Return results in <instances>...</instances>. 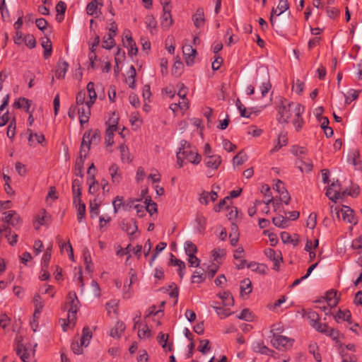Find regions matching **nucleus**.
I'll return each mask as SVG.
<instances>
[{
	"instance_id": "f257e3e1",
	"label": "nucleus",
	"mask_w": 362,
	"mask_h": 362,
	"mask_svg": "<svg viewBox=\"0 0 362 362\" xmlns=\"http://www.w3.org/2000/svg\"><path fill=\"white\" fill-rule=\"evenodd\" d=\"M304 112V106L300 103L288 102L287 100H281V105L278 110L277 120L279 123H288L293 116H299Z\"/></svg>"
},
{
	"instance_id": "f03ea898",
	"label": "nucleus",
	"mask_w": 362,
	"mask_h": 362,
	"mask_svg": "<svg viewBox=\"0 0 362 362\" xmlns=\"http://www.w3.org/2000/svg\"><path fill=\"white\" fill-rule=\"evenodd\" d=\"M179 151L182 153L184 158L186 159L187 162L197 165L202 160L201 156L197 151H194L190 144L185 140L180 141Z\"/></svg>"
},
{
	"instance_id": "7ed1b4c3",
	"label": "nucleus",
	"mask_w": 362,
	"mask_h": 362,
	"mask_svg": "<svg viewBox=\"0 0 362 362\" xmlns=\"http://www.w3.org/2000/svg\"><path fill=\"white\" fill-rule=\"evenodd\" d=\"M79 300L77 298L76 293L74 291H70L67 296L66 304L69 305L68 310L67 320L69 323L74 325L76 320V313L78 310Z\"/></svg>"
},
{
	"instance_id": "20e7f679",
	"label": "nucleus",
	"mask_w": 362,
	"mask_h": 362,
	"mask_svg": "<svg viewBox=\"0 0 362 362\" xmlns=\"http://www.w3.org/2000/svg\"><path fill=\"white\" fill-rule=\"evenodd\" d=\"M271 333L272 334L271 343L274 347L279 350L292 347L294 342L293 339L274 333L273 329L271 330Z\"/></svg>"
},
{
	"instance_id": "39448f33",
	"label": "nucleus",
	"mask_w": 362,
	"mask_h": 362,
	"mask_svg": "<svg viewBox=\"0 0 362 362\" xmlns=\"http://www.w3.org/2000/svg\"><path fill=\"white\" fill-rule=\"evenodd\" d=\"M256 83H261V91L262 97H264L272 88L269 81V74L267 69L257 71Z\"/></svg>"
},
{
	"instance_id": "423d86ee",
	"label": "nucleus",
	"mask_w": 362,
	"mask_h": 362,
	"mask_svg": "<svg viewBox=\"0 0 362 362\" xmlns=\"http://www.w3.org/2000/svg\"><path fill=\"white\" fill-rule=\"evenodd\" d=\"M341 214L342 219L347 223L356 225L357 223V219L355 218L354 211L347 206H343L340 211L337 212V216L339 218V214Z\"/></svg>"
},
{
	"instance_id": "0eeeda50",
	"label": "nucleus",
	"mask_w": 362,
	"mask_h": 362,
	"mask_svg": "<svg viewBox=\"0 0 362 362\" xmlns=\"http://www.w3.org/2000/svg\"><path fill=\"white\" fill-rule=\"evenodd\" d=\"M264 254L268 258L274 262L273 269L278 271L280 262L283 260L281 252L279 251L276 252L272 248H267L264 250Z\"/></svg>"
},
{
	"instance_id": "6e6552de",
	"label": "nucleus",
	"mask_w": 362,
	"mask_h": 362,
	"mask_svg": "<svg viewBox=\"0 0 362 362\" xmlns=\"http://www.w3.org/2000/svg\"><path fill=\"white\" fill-rule=\"evenodd\" d=\"M132 222L133 224L123 219L120 223V228L129 235L130 239H132L133 235L138 230L136 220L132 219Z\"/></svg>"
},
{
	"instance_id": "1a4fd4ad",
	"label": "nucleus",
	"mask_w": 362,
	"mask_h": 362,
	"mask_svg": "<svg viewBox=\"0 0 362 362\" xmlns=\"http://www.w3.org/2000/svg\"><path fill=\"white\" fill-rule=\"evenodd\" d=\"M182 52L187 65L192 66L194 62V58L197 54L196 49L188 45L182 47Z\"/></svg>"
},
{
	"instance_id": "9d476101",
	"label": "nucleus",
	"mask_w": 362,
	"mask_h": 362,
	"mask_svg": "<svg viewBox=\"0 0 362 362\" xmlns=\"http://www.w3.org/2000/svg\"><path fill=\"white\" fill-rule=\"evenodd\" d=\"M91 133L92 130H88L86 132L83 136L79 153H82L84 158H86L87 153L90 147L91 140H90V138Z\"/></svg>"
},
{
	"instance_id": "9b49d317",
	"label": "nucleus",
	"mask_w": 362,
	"mask_h": 362,
	"mask_svg": "<svg viewBox=\"0 0 362 362\" xmlns=\"http://www.w3.org/2000/svg\"><path fill=\"white\" fill-rule=\"evenodd\" d=\"M109 173L111 177L112 182L117 185L122 180V176L119 169V167L115 164H112L109 168Z\"/></svg>"
},
{
	"instance_id": "f8f14e48",
	"label": "nucleus",
	"mask_w": 362,
	"mask_h": 362,
	"mask_svg": "<svg viewBox=\"0 0 362 362\" xmlns=\"http://www.w3.org/2000/svg\"><path fill=\"white\" fill-rule=\"evenodd\" d=\"M221 158L218 155L206 156L204 158V163L209 168L216 170L221 163Z\"/></svg>"
},
{
	"instance_id": "ddd939ff",
	"label": "nucleus",
	"mask_w": 362,
	"mask_h": 362,
	"mask_svg": "<svg viewBox=\"0 0 362 362\" xmlns=\"http://www.w3.org/2000/svg\"><path fill=\"white\" fill-rule=\"evenodd\" d=\"M81 181L78 179H74L72 182V192H73V203L76 204V202H80L81 199Z\"/></svg>"
},
{
	"instance_id": "4468645a",
	"label": "nucleus",
	"mask_w": 362,
	"mask_h": 362,
	"mask_svg": "<svg viewBox=\"0 0 362 362\" xmlns=\"http://www.w3.org/2000/svg\"><path fill=\"white\" fill-rule=\"evenodd\" d=\"M296 164L301 172L309 173L313 170V165L312 160L309 158H298Z\"/></svg>"
},
{
	"instance_id": "2eb2a0df",
	"label": "nucleus",
	"mask_w": 362,
	"mask_h": 362,
	"mask_svg": "<svg viewBox=\"0 0 362 362\" xmlns=\"http://www.w3.org/2000/svg\"><path fill=\"white\" fill-rule=\"evenodd\" d=\"M69 68V64L66 61H59L57 62L55 69V76L58 79H62L65 77Z\"/></svg>"
},
{
	"instance_id": "dca6fc26",
	"label": "nucleus",
	"mask_w": 362,
	"mask_h": 362,
	"mask_svg": "<svg viewBox=\"0 0 362 362\" xmlns=\"http://www.w3.org/2000/svg\"><path fill=\"white\" fill-rule=\"evenodd\" d=\"M35 221L37 226L34 225L36 230H38L40 226L48 223L50 221V216H48L45 209H42L35 216Z\"/></svg>"
},
{
	"instance_id": "f3484780",
	"label": "nucleus",
	"mask_w": 362,
	"mask_h": 362,
	"mask_svg": "<svg viewBox=\"0 0 362 362\" xmlns=\"http://www.w3.org/2000/svg\"><path fill=\"white\" fill-rule=\"evenodd\" d=\"M194 25L197 28L202 27L205 23L204 9L199 8L197 9L196 13L192 16Z\"/></svg>"
},
{
	"instance_id": "a211bd4d",
	"label": "nucleus",
	"mask_w": 362,
	"mask_h": 362,
	"mask_svg": "<svg viewBox=\"0 0 362 362\" xmlns=\"http://www.w3.org/2000/svg\"><path fill=\"white\" fill-rule=\"evenodd\" d=\"M195 223L197 229L199 233H203L206 227V218L201 212H197L195 217Z\"/></svg>"
},
{
	"instance_id": "6ab92c4d",
	"label": "nucleus",
	"mask_w": 362,
	"mask_h": 362,
	"mask_svg": "<svg viewBox=\"0 0 362 362\" xmlns=\"http://www.w3.org/2000/svg\"><path fill=\"white\" fill-rule=\"evenodd\" d=\"M217 296L222 300V304L224 307H232L234 305V299L229 291L219 293Z\"/></svg>"
},
{
	"instance_id": "aec40b11",
	"label": "nucleus",
	"mask_w": 362,
	"mask_h": 362,
	"mask_svg": "<svg viewBox=\"0 0 362 362\" xmlns=\"http://www.w3.org/2000/svg\"><path fill=\"white\" fill-rule=\"evenodd\" d=\"M126 326L123 322L118 321L115 327L110 330V336L114 338H119L125 330Z\"/></svg>"
},
{
	"instance_id": "412c9836",
	"label": "nucleus",
	"mask_w": 362,
	"mask_h": 362,
	"mask_svg": "<svg viewBox=\"0 0 362 362\" xmlns=\"http://www.w3.org/2000/svg\"><path fill=\"white\" fill-rule=\"evenodd\" d=\"M163 14L161 18V25L163 28H168L172 25V24L173 23L172 15H171V8L163 10Z\"/></svg>"
},
{
	"instance_id": "4be33fe9",
	"label": "nucleus",
	"mask_w": 362,
	"mask_h": 362,
	"mask_svg": "<svg viewBox=\"0 0 362 362\" xmlns=\"http://www.w3.org/2000/svg\"><path fill=\"white\" fill-rule=\"evenodd\" d=\"M84 156L82 153H79V156L77 158L75 165H74V171L75 174L77 176L81 177H83V163H84Z\"/></svg>"
},
{
	"instance_id": "5701e85b",
	"label": "nucleus",
	"mask_w": 362,
	"mask_h": 362,
	"mask_svg": "<svg viewBox=\"0 0 362 362\" xmlns=\"http://www.w3.org/2000/svg\"><path fill=\"white\" fill-rule=\"evenodd\" d=\"M87 90L89 95V100L86 102V105H93L96 100L97 95L95 90V84L93 82H89L87 84Z\"/></svg>"
},
{
	"instance_id": "b1692460",
	"label": "nucleus",
	"mask_w": 362,
	"mask_h": 362,
	"mask_svg": "<svg viewBox=\"0 0 362 362\" xmlns=\"http://www.w3.org/2000/svg\"><path fill=\"white\" fill-rule=\"evenodd\" d=\"M92 338V332L88 326L83 328L82 336L81 338V346H87L89 344L90 339Z\"/></svg>"
},
{
	"instance_id": "393cba45",
	"label": "nucleus",
	"mask_w": 362,
	"mask_h": 362,
	"mask_svg": "<svg viewBox=\"0 0 362 362\" xmlns=\"http://www.w3.org/2000/svg\"><path fill=\"white\" fill-rule=\"evenodd\" d=\"M126 37L127 45H125V46L129 48L128 54L130 57H133L134 56L137 54L138 48L136 47L135 42L133 40L131 36H126Z\"/></svg>"
},
{
	"instance_id": "a878e982",
	"label": "nucleus",
	"mask_w": 362,
	"mask_h": 362,
	"mask_svg": "<svg viewBox=\"0 0 362 362\" xmlns=\"http://www.w3.org/2000/svg\"><path fill=\"white\" fill-rule=\"evenodd\" d=\"M42 47L44 49L43 56L45 59L50 57L52 52V45L51 40L48 37H45L41 43Z\"/></svg>"
},
{
	"instance_id": "bb28decb",
	"label": "nucleus",
	"mask_w": 362,
	"mask_h": 362,
	"mask_svg": "<svg viewBox=\"0 0 362 362\" xmlns=\"http://www.w3.org/2000/svg\"><path fill=\"white\" fill-rule=\"evenodd\" d=\"M168 334H163L160 332L158 335V341L162 346V347L166 350L168 349V351H172L173 349V343H170L167 344V341L168 339Z\"/></svg>"
},
{
	"instance_id": "cd10ccee",
	"label": "nucleus",
	"mask_w": 362,
	"mask_h": 362,
	"mask_svg": "<svg viewBox=\"0 0 362 362\" xmlns=\"http://www.w3.org/2000/svg\"><path fill=\"white\" fill-rule=\"evenodd\" d=\"M66 10V4L64 1H59L56 5V11L57 12L56 20L58 22H61L64 19Z\"/></svg>"
},
{
	"instance_id": "c85d7f7f",
	"label": "nucleus",
	"mask_w": 362,
	"mask_h": 362,
	"mask_svg": "<svg viewBox=\"0 0 362 362\" xmlns=\"http://www.w3.org/2000/svg\"><path fill=\"white\" fill-rule=\"evenodd\" d=\"M334 318L337 322H339V320L343 321H347L351 323V314L349 310H339L337 313L334 315Z\"/></svg>"
},
{
	"instance_id": "c756f323",
	"label": "nucleus",
	"mask_w": 362,
	"mask_h": 362,
	"mask_svg": "<svg viewBox=\"0 0 362 362\" xmlns=\"http://www.w3.org/2000/svg\"><path fill=\"white\" fill-rule=\"evenodd\" d=\"M16 354L23 362H29L30 354L22 344H18L16 348Z\"/></svg>"
},
{
	"instance_id": "7c9ffc66",
	"label": "nucleus",
	"mask_w": 362,
	"mask_h": 362,
	"mask_svg": "<svg viewBox=\"0 0 362 362\" xmlns=\"http://www.w3.org/2000/svg\"><path fill=\"white\" fill-rule=\"evenodd\" d=\"M247 268H251L252 271L257 272L262 274H265L267 273V266L264 264H258L257 262H252L247 264Z\"/></svg>"
},
{
	"instance_id": "2f4dec72",
	"label": "nucleus",
	"mask_w": 362,
	"mask_h": 362,
	"mask_svg": "<svg viewBox=\"0 0 362 362\" xmlns=\"http://www.w3.org/2000/svg\"><path fill=\"white\" fill-rule=\"evenodd\" d=\"M75 206L77 209V220L78 222H81L85 218L86 204L82 202L81 199H80V202H76V204H75Z\"/></svg>"
},
{
	"instance_id": "473e14b6",
	"label": "nucleus",
	"mask_w": 362,
	"mask_h": 362,
	"mask_svg": "<svg viewBox=\"0 0 362 362\" xmlns=\"http://www.w3.org/2000/svg\"><path fill=\"white\" fill-rule=\"evenodd\" d=\"M31 105V101L25 98H20L18 100L13 103V107L15 108H25L27 112H29L30 107Z\"/></svg>"
},
{
	"instance_id": "72a5a7b5",
	"label": "nucleus",
	"mask_w": 362,
	"mask_h": 362,
	"mask_svg": "<svg viewBox=\"0 0 362 362\" xmlns=\"http://www.w3.org/2000/svg\"><path fill=\"white\" fill-rule=\"evenodd\" d=\"M252 292V284L249 279H245L241 281L240 293L242 296L247 295Z\"/></svg>"
},
{
	"instance_id": "f704fd0d",
	"label": "nucleus",
	"mask_w": 362,
	"mask_h": 362,
	"mask_svg": "<svg viewBox=\"0 0 362 362\" xmlns=\"http://www.w3.org/2000/svg\"><path fill=\"white\" fill-rule=\"evenodd\" d=\"M288 144V139L286 134H280L279 135L277 143L274 147L271 150V152L278 151L282 146H286Z\"/></svg>"
},
{
	"instance_id": "c9c22d12",
	"label": "nucleus",
	"mask_w": 362,
	"mask_h": 362,
	"mask_svg": "<svg viewBox=\"0 0 362 362\" xmlns=\"http://www.w3.org/2000/svg\"><path fill=\"white\" fill-rule=\"evenodd\" d=\"M326 196L332 202H336L341 197V192L337 189H334L328 187L326 191Z\"/></svg>"
},
{
	"instance_id": "e433bc0d",
	"label": "nucleus",
	"mask_w": 362,
	"mask_h": 362,
	"mask_svg": "<svg viewBox=\"0 0 362 362\" xmlns=\"http://www.w3.org/2000/svg\"><path fill=\"white\" fill-rule=\"evenodd\" d=\"M103 47L109 50L115 46V40L112 33H108L107 36L103 37Z\"/></svg>"
},
{
	"instance_id": "4c0bfd02",
	"label": "nucleus",
	"mask_w": 362,
	"mask_h": 362,
	"mask_svg": "<svg viewBox=\"0 0 362 362\" xmlns=\"http://www.w3.org/2000/svg\"><path fill=\"white\" fill-rule=\"evenodd\" d=\"M136 69L134 66H131L129 70V76L126 79L127 83L129 85V87L131 88H134L136 87L135 84V77H136Z\"/></svg>"
},
{
	"instance_id": "58836bf2",
	"label": "nucleus",
	"mask_w": 362,
	"mask_h": 362,
	"mask_svg": "<svg viewBox=\"0 0 362 362\" xmlns=\"http://www.w3.org/2000/svg\"><path fill=\"white\" fill-rule=\"evenodd\" d=\"M28 132L29 133V137H28V143L30 146L33 145V137L35 136L36 139V141L38 144H42L43 141H45V136L42 134H34L33 133L32 130L30 129H28Z\"/></svg>"
},
{
	"instance_id": "ea45409f",
	"label": "nucleus",
	"mask_w": 362,
	"mask_h": 362,
	"mask_svg": "<svg viewBox=\"0 0 362 362\" xmlns=\"http://www.w3.org/2000/svg\"><path fill=\"white\" fill-rule=\"evenodd\" d=\"M117 130L116 128H115V125H109L105 131L106 134V139H105V143L107 146L112 145L114 143L113 140V136L114 132Z\"/></svg>"
},
{
	"instance_id": "a19ab883",
	"label": "nucleus",
	"mask_w": 362,
	"mask_h": 362,
	"mask_svg": "<svg viewBox=\"0 0 362 362\" xmlns=\"http://www.w3.org/2000/svg\"><path fill=\"white\" fill-rule=\"evenodd\" d=\"M238 318L240 320H243L248 322H252L254 318L253 313L248 308H244L239 315H238Z\"/></svg>"
},
{
	"instance_id": "79ce46f5",
	"label": "nucleus",
	"mask_w": 362,
	"mask_h": 362,
	"mask_svg": "<svg viewBox=\"0 0 362 362\" xmlns=\"http://www.w3.org/2000/svg\"><path fill=\"white\" fill-rule=\"evenodd\" d=\"M119 150L120 151V153H121V160L122 162H127V163H129L131 162V158H130V155H129V150H128V148L122 144L119 146Z\"/></svg>"
},
{
	"instance_id": "37998d69",
	"label": "nucleus",
	"mask_w": 362,
	"mask_h": 362,
	"mask_svg": "<svg viewBox=\"0 0 362 362\" xmlns=\"http://www.w3.org/2000/svg\"><path fill=\"white\" fill-rule=\"evenodd\" d=\"M100 204L96 203L95 199L90 202V217L96 218L99 214Z\"/></svg>"
},
{
	"instance_id": "c03bdc74",
	"label": "nucleus",
	"mask_w": 362,
	"mask_h": 362,
	"mask_svg": "<svg viewBox=\"0 0 362 362\" xmlns=\"http://www.w3.org/2000/svg\"><path fill=\"white\" fill-rule=\"evenodd\" d=\"M33 303L35 308V313H41L43 309L44 304L40 294H35L33 298Z\"/></svg>"
},
{
	"instance_id": "a18cd8bd",
	"label": "nucleus",
	"mask_w": 362,
	"mask_h": 362,
	"mask_svg": "<svg viewBox=\"0 0 362 362\" xmlns=\"http://www.w3.org/2000/svg\"><path fill=\"white\" fill-rule=\"evenodd\" d=\"M200 344L197 347L199 351H200L202 354H206L208 351H210L211 346H209L210 341L208 339H202L200 340Z\"/></svg>"
},
{
	"instance_id": "49530a36",
	"label": "nucleus",
	"mask_w": 362,
	"mask_h": 362,
	"mask_svg": "<svg viewBox=\"0 0 362 362\" xmlns=\"http://www.w3.org/2000/svg\"><path fill=\"white\" fill-rule=\"evenodd\" d=\"M214 308L216 314L221 317V318H225L232 314L231 312L229 311L228 308H222L221 306H213Z\"/></svg>"
},
{
	"instance_id": "de8ad7c7",
	"label": "nucleus",
	"mask_w": 362,
	"mask_h": 362,
	"mask_svg": "<svg viewBox=\"0 0 362 362\" xmlns=\"http://www.w3.org/2000/svg\"><path fill=\"white\" fill-rule=\"evenodd\" d=\"M112 205L114 208V213L117 214L121 206L125 207V202H124V198L120 196H117L112 202Z\"/></svg>"
},
{
	"instance_id": "09e8293b",
	"label": "nucleus",
	"mask_w": 362,
	"mask_h": 362,
	"mask_svg": "<svg viewBox=\"0 0 362 362\" xmlns=\"http://www.w3.org/2000/svg\"><path fill=\"white\" fill-rule=\"evenodd\" d=\"M185 252L187 255H195L197 252V247L191 241H187L185 244Z\"/></svg>"
},
{
	"instance_id": "8fccbe9b",
	"label": "nucleus",
	"mask_w": 362,
	"mask_h": 362,
	"mask_svg": "<svg viewBox=\"0 0 362 362\" xmlns=\"http://www.w3.org/2000/svg\"><path fill=\"white\" fill-rule=\"evenodd\" d=\"M98 7V0H92L86 6V12L88 15L93 16L95 13Z\"/></svg>"
},
{
	"instance_id": "3c124183",
	"label": "nucleus",
	"mask_w": 362,
	"mask_h": 362,
	"mask_svg": "<svg viewBox=\"0 0 362 362\" xmlns=\"http://www.w3.org/2000/svg\"><path fill=\"white\" fill-rule=\"evenodd\" d=\"M233 160L234 164L240 165L247 160V156L243 151H240L235 156H234Z\"/></svg>"
},
{
	"instance_id": "603ef678",
	"label": "nucleus",
	"mask_w": 362,
	"mask_h": 362,
	"mask_svg": "<svg viewBox=\"0 0 362 362\" xmlns=\"http://www.w3.org/2000/svg\"><path fill=\"white\" fill-rule=\"evenodd\" d=\"M307 317L310 320V324L311 326L315 323L318 322L320 320L318 313L312 310H309L307 312Z\"/></svg>"
},
{
	"instance_id": "864d4df0",
	"label": "nucleus",
	"mask_w": 362,
	"mask_h": 362,
	"mask_svg": "<svg viewBox=\"0 0 362 362\" xmlns=\"http://www.w3.org/2000/svg\"><path fill=\"white\" fill-rule=\"evenodd\" d=\"M7 136L9 139H13L15 136L16 134V119L13 118L9 123L8 128H7V132H6Z\"/></svg>"
},
{
	"instance_id": "5fc2aeb1",
	"label": "nucleus",
	"mask_w": 362,
	"mask_h": 362,
	"mask_svg": "<svg viewBox=\"0 0 362 362\" xmlns=\"http://www.w3.org/2000/svg\"><path fill=\"white\" fill-rule=\"evenodd\" d=\"M292 153L297 156V160L299 158L303 159L307 153V149L304 147L293 146L292 148Z\"/></svg>"
},
{
	"instance_id": "6e6d98bb",
	"label": "nucleus",
	"mask_w": 362,
	"mask_h": 362,
	"mask_svg": "<svg viewBox=\"0 0 362 362\" xmlns=\"http://www.w3.org/2000/svg\"><path fill=\"white\" fill-rule=\"evenodd\" d=\"M286 219L283 216H279L272 219L273 223L276 226L281 228H284L286 226Z\"/></svg>"
},
{
	"instance_id": "4d7b16f0",
	"label": "nucleus",
	"mask_w": 362,
	"mask_h": 362,
	"mask_svg": "<svg viewBox=\"0 0 362 362\" xmlns=\"http://www.w3.org/2000/svg\"><path fill=\"white\" fill-rule=\"evenodd\" d=\"M167 246V244L164 242H160L156 247V249H155V252L154 254L152 255L151 258V261H150V264H151L152 262L155 260V259L156 258L159 252H160L161 251H163Z\"/></svg>"
},
{
	"instance_id": "13d9d810",
	"label": "nucleus",
	"mask_w": 362,
	"mask_h": 362,
	"mask_svg": "<svg viewBox=\"0 0 362 362\" xmlns=\"http://www.w3.org/2000/svg\"><path fill=\"white\" fill-rule=\"evenodd\" d=\"M358 93H359L358 91H357L354 89H351L348 92L349 95H345V97H346L345 103L346 104H349L352 100H356L358 97Z\"/></svg>"
},
{
	"instance_id": "bf43d9fd",
	"label": "nucleus",
	"mask_w": 362,
	"mask_h": 362,
	"mask_svg": "<svg viewBox=\"0 0 362 362\" xmlns=\"http://www.w3.org/2000/svg\"><path fill=\"white\" fill-rule=\"evenodd\" d=\"M289 8V4L288 0H280L279 3L277 6V9L279 10V12L277 13V16H280L284 11Z\"/></svg>"
},
{
	"instance_id": "052dcab7",
	"label": "nucleus",
	"mask_w": 362,
	"mask_h": 362,
	"mask_svg": "<svg viewBox=\"0 0 362 362\" xmlns=\"http://www.w3.org/2000/svg\"><path fill=\"white\" fill-rule=\"evenodd\" d=\"M317 223V214L311 213L307 220V227L313 229L315 228Z\"/></svg>"
},
{
	"instance_id": "680f3d73",
	"label": "nucleus",
	"mask_w": 362,
	"mask_h": 362,
	"mask_svg": "<svg viewBox=\"0 0 362 362\" xmlns=\"http://www.w3.org/2000/svg\"><path fill=\"white\" fill-rule=\"evenodd\" d=\"M86 93L85 90H80L76 97V105H83L85 103Z\"/></svg>"
},
{
	"instance_id": "e2e57ef3",
	"label": "nucleus",
	"mask_w": 362,
	"mask_h": 362,
	"mask_svg": "<svg viewBox=\"0 0 362 362\" xmlns=\"http://www.w3.org/2000/svg\"><path fill=\"white\" fill-rule=\"evenodd\" d=\"M83 257L84 262L86 264V269L90 270V264H91V257L89 250L87 248H85L83 250Z\"/></svg>"
},
{
	"instance_id": "0e129e2a",
	"label": "nucleus",
	"mask_w": 362,
	"mask_h": 362,
	"mask_svg": "<svg viewBox=\"0 0 362 362\" xmlns=\"http://www.w3.org/2000/svg\"><path fill=\"white\" fill-rule=\"evenodd\" d=\"M205 279V276L204 273L199 272H194L192 276V283H201Z\"/></svg>"
},
{
	"instance_id": "69168bd1",
	"label": "nucleus",
	"mask_w": 362,
	"mask_h": 362,
	"mask_svg": "<svg viewBox=\"0 0 362 362\" xmlns=\"http://www.w3.org/2000/svg\"><path fill=\"white\" fill-rule=\"evenodd\" d=\"M226 254V251L224 249L216 248L212 251V256L215 261H218V259L222 257H224Z\"/></svg>"
},
{
	"instance_id": "338daca9",
	"label": "nucleus",
	"mask_w": 362,
	"mask_h": 362,
	"mask_svg": "<svg viewBox=\"0 0 362 362\" xmlns=\"http://www.w3.org/2000/svg\"><path fill=\"white\" fill-rule=\"evenodd\" d=\"M25 44L29 48H34L36 45V40L33 35H28L24 37Z\"/></svg>"
},
{
	"instance_id": "774afa93",
	"label": "nucleus",
	"mask_w": 362,
	"mask_h": 362,
	"mask_svg": "<svg viewBox=\"0 0 362 362\" xmlns=\"http://www.w3.org/2000/svg\"><path fill=\"white\" fill-rule=\"evenodd\" d=\"M223 148L228 152L234 151L237 148V146L235 144H233L232 142H230L228 139H223Z\"/></svg>"
}]
</instances>
